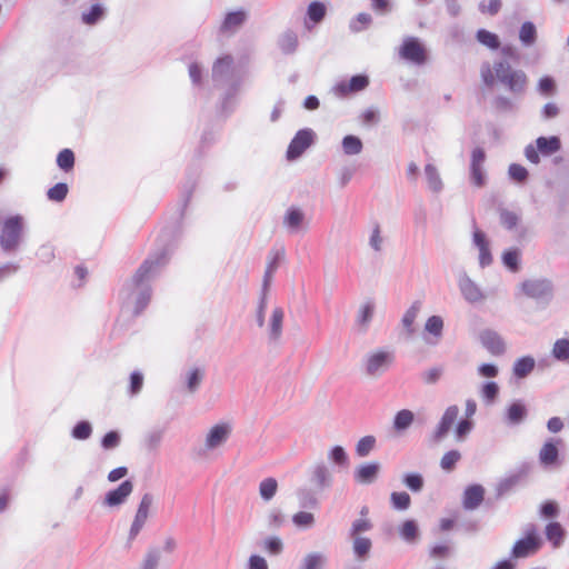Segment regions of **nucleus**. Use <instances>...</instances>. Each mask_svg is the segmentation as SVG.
Wrapping results in <instances>:
<instances>
[{"instance_id":"obj_1","label":"nucleus","mask_w":569,"mask_h":569,"mask_svg":"<svg viewBox=\"0 0 569 569\" xmlns=\"http://www.w3.org/2000/svg\"><path fill=\"white\" fill-rule=\"evenodd\" d=\"M199 170L190 169L187 173L186 182L181 191V200L177 210L178 229H181L187 208L192 198L197 186ZM180 230L169 232L167 229L161 230L157 247L142 261L131 279L127 280L120 290V297L123 300L134 298L133 315L139 316L149 305L152 296L151 281L160 276L162 270L169 263L172 253L178 247Z\"/></svg>"},{"instance_id":"obj_2","label":"nucleus","mask_w":569,"mask_h":569,"mask_svg":"<svg viewBox=\"0 0 569 569\" xmlns=\"http://www.w3.org/2000/svg\"><path fill=\"white\" fill-rule=\"evenodd\" d=\"M480 74L482 82L487 87H492L498 82L513 96H521L526 92L528 84L527 74L520 69H513L507 60L495 61L492 66L489 62H483Z\"/></svg>"},{"instance_id":"obj_3","label":"nucleus","mask_w":569,"mask_h":569,"mask_svg":"<svg viewBox=\"0 0 569 569\" xmlns=\"http://www.w3.org/2000/svg\"><path fill=\"white\" fill-rule=\"evenodd\" d=\"M244 80L243 69L234 62L231 54L219 57L212 66V82L216 89L241 88Z\"/></svg>"},{"instance_id":"obj_4","label":"nucleus","mask_w":569,"mask_h":569,"mask_svg":"<svg viewBox=\"0 0 569 569\" xmlns=\"http://www.w3.org/2000/svg\"><path fill=\"white\" fill-rule=\"evenodd\" d=\"M24 232L26 222L21 214L7 217L0 231L1 250L7 254L17 252L24 240Z\"/></svg>"},{"instance_id":"obj_5","label":"nucleus","mask_w":569,"mask_h":569,"mask_svg":"<svg viewBox=\"0 0 569 569\" xmlns=\"http://www.w3.org/2000/svg\"><path fill=\"white\" fill-rule=\"evenodd\" d=\"M561 150V139L558 136H540L535 143L525 147L523 154L532 164L540 163V157H550Z\"/></svg>"},{"instance_id":"obj_6","label":"nucleus","mask_w":569,"mask_h":569,"mask_svg":"<svg viewBox=\"0 0 569 569\" xmlns=\"http://www.w3.org/2000/svg\"><path fill=\"white\" fill-rule=\"evenodd\" d=\"M395 360L396 355L392 350L378 349L369 352L363 362L365 373L371 378H379L392 367Z\"/></svg>"},{"instance_id":"obj_7","label":"nucleus","mask_w":569,"mask_h":569,"mask_svg":"<svg viewBox=\"0 0 569 569\" xmlns=\"http://www.w3.org/2000/svg\"><path fill=\"white\" fill-rule=\"evenodd\" d=\"M399 56L405 61L422 66L428 60V51L422 41L413 36L406 37L399 47Z\"/></svg>"},{"instance_id":"obj_8","label":"nucleus","mask_w":569,"mask_h":569,"mask_svg":"<svg viewBox=\"0 0 569 569\" xmlns=\"http://www.w3.org/2000/svg\"><path fill=\"white\" fill-rule=\"evenodd\" d=\"M521 291L538 302H549L553 295L552 282L545 278L528 279L521 282Z\"/></svg>"},{"instance_id":"obj_9","label":"nucleus","mask_w":569,"mask_h":569,"mask_svg":"<svg viewBox=\"0 0 569 569\" xmlns=\"http://www.w3.org/2000/svg\"><path fill=\"white\" fill-rule=\"evenodd\" d=\"M541 547V540L535 525L526 530V537L517 540L511 548L510 556L515 559L527 558L535 555Z\"/></svg>"},{"instance_id":"obj_10","label":"nucleus","mask_w":569,"mask_h":569,"mask_svg":"<svg viewBox=\"0 0 569 569\" xmlns=\"http://www.w3.org/2000/svg\"><path fill=\"white\" fill-rule=\"evenodd\" d=\"M315 140L316 133L312 129L303 128L298 130L288 146L287 159L293 161L300 158L315 143Z\"/></svg>"},{"instance_id":"obj_11","label":"nucleus","mask_w":569,"mask_h":569,"mask_svg":"<svg viewBox=\"0 0 569 569\" xmlns=\"http://www.w3.org/2000/svg\"><path fill=\"white\" fill-rule=\"evenodd\" d=\"M333 481V471L325 461H318L309 469V482L315 492L329 490Z\"/></svg>"},{"instance_id":"obj_12","label":"nucleus","mask_w":569,"mask_h":569,"mask_svg":"<svg viewBox=\"0 0 569 569\" xmlns=\"http://www.w3.org/2000/svg\"><path fill=\"white\" fill-rule=\"evenodd\" d=\"M562 445L560 438H548L539 450L538 459L545 469H556L562 465L559 446Z\"/></svg>"},{"instance_id":"obj_13","label":"nucleus","mask_w":569,"mask_h":569,"mask_svg":"<svg viewBox=\"0 0 569 569\" xmlns=\"http://www.w3.org/2000/svg\"><path fill=\"white\" fill-rule=\"evenodd\" d=\"M152 502L153 496L150 492H146L138 505L133 521L131 523L128 535V545H130L137 538L146 525Z\"/></svg>"},{"instance_id":"obj_14","label":"nucleus","mask_w":569,"mask_h":569,"mask_svg":"<svg viewBox=\"0 0 569 569\" xmlns=\"http://www.w3.org/2000/svg\"><path fill=\"white\" fill-rule=\"evenodd\" d=\"M133 487L134 486L132 480H123L117 488L106 492L103 498V506L109 508H117L122 506L131 496Z\"/></svg>"},{"instance_id":"obj_15","label":"nucleus","mask_w":569,"mask_h":569,"mask_svg":"<svg viewBox=\"0 0 569 569\" xmlns=\"http://www.w3.org/2000/svg\"><path fill=\"white\" fill-rule=\"evenodd\" d=\"M528 413L529 411L523 400L516 399L506 407L502 421L507 427H518L527 420Z\"/></svg>"},{"instance_id":"obj_16","label":"nucleus","mask_w":569,"mask_h":569,"mask_svg":"<svg viewBox=\"0 0 569 569\" xmlns=\"http://www.w3.org/2000/svg\"><path fill=\"white\" fill-rule=\"evenodd\" d=\"M458 287L466 301L477 303L483 300L485 296L480 287L467 274L461 271L458 277Z\"/></svg>"},{"instance_id":"obj_17","label":"nucleus","mask_w":569,"mask_h":569,"mask_svg":"<svg viewBox=\"0 0 569 569\" xmlns=\"http://www.w3.org/2000/svg\"><path fill=\"white\" fill-rule=\"evenodd\" d=\"M479 340L482 347L492 356H502L507 350L503 338L492 329H483L479 333Z\"/></svg>"},{"instance_id":"obj_18","label":"nucleus","mask_w":569,"mask_h":569,"mask_svg":"<svg viewBox=\"0 0 569 569\" xmlns=\"http://www.w3.org/2000/svg\"><path fill=\"white\" fill-rule=\"evenodd\" d=\"M369 86V77L363 73L352 76L349 81L342 80L336 83L333 91L340 97L365 90Z\"/></svg>"},{"instance_id":"obj_19","label":"nucleus","mask_w":569,"mask_h":569,"mask_svg":"<svg viewBox=\"0 0 569 569\" xmlns=\"http://www.w3.org/2000/svg\"><path fill=\"white\" fill-rule=\"evenodd\" d=\"M458 415L459 408L456 405L449 406L445 410L432 435V441L435 443L440 442L445 437H447L448 432L450 431L455 421L457 420Z\"/></svg>"},{"instance_id":"obj_20","label":"nucleus","mask_w":569,"mask_h":569,"mask_svg":"<svg viewBox=\"0 0 569 569\" xmlns=\"http://www.w3.org/2000/svg\"><path fill=\"white\" fill-rule=\"evenodd\" d=\"M282 224L289 234L299 233L306 228L305 212L298 207H289L284 212Z\"/></svg>"},{"instance_id":"obj_21","label":"nucleus","mask_w":569,"mask_h":569,"mask_svg":"<svg viewBox=\"0 0 569 569\" xmlns=\"http://www.w3.org/2000/svg\"><path fill=\"white\" fill-rule=\"evenodd\" d=\"M241 88H222L218 104L217 113L223 118L230 117L237 109V96Z\"/></svg>"},{"instance_id":"obj_22","label":"nucleus","mask_w":569,"mask_h":569,"mask_svg":"<svg viewBox=\"0 0 569 569\" xmlns=\"http://www.w3.org/2000/svg\"><path fill=\"white\" fill-rule=\"evenodd\" d=\"M485 488L479 483L469 485L462 495V507L465 510H476L485 499Z\"/></svg>"},{"instance_id":"obj_23","label":"nucleus","mask_w":569,"mask_h":569,"mask_svg":"<svg viewBox=\"0 0 569 569\" xmlns=\"http://www.w3.org/2000/svg\"><path fill=\"white\" fill-rule=\"evenodd\" d=\"M380 463L372 461L360 465L353 473L355 481L360 485L373 483L379 475Z\"/></svg>"},{"instance_id":"obj_24","label":"nucleus","mask_w":569,"mask_h":569,"mask_svg":"<svg viewBox=\"0 0 569 569\" xmlns=\"http://www.w3.org/2000/svg\"><path fill=\"white\" fill-rule=\"evenodd\" d=\"M327 14V6L321 1H312L308 4L305 18V28L311 30L322 22Z\"/></svg>"},{"instance_id":"obj_25","label":"nucleus","mask_w":569,"mask_h":569,"mask_svg":"<svg viewBox=\"0 0 569 569\" xmlns=\"http://www.w3.org/2000/svg\"><path fill=\"white\" fill-rule=\"evenodd\" d=\"M231 432V427L228 423H218L213 426L206 438V447L214 449L224 443Z\"/></svg>"},{"instance_id":"obj_26","label":"nucleus","mask_w":569,"mask_h":569,"mask_svg":"<svg viewBox=\"0 0 569 569\" xmlns=\"http://www.w3.org/2000/svg\"><path fill=\"white\" fill-rule=\"evenodd\" d=\"M284 319V312L281 307H276L272 310L269 323H268V338L270 342H277L282 336V325Z\"/></svg>"},{"instance_id":"obj_27","label":"nucleus","mask_w":569,"mask_h":569,"mask_svg":"<svg viewBox=\"0 0 569 569\" xmlns=\"http://www.w3.org/2000/svg\"><path fill=\"white\" fill-rule=\"evenodd\" d=\"M536 368V360L532 356H522L512 365V376L517 380L526 379Z\"/></svg>"},{"instance_id":"obj_28","label":"nucleus","mask_w":569,"mask_h":569,"mask_svg":"<svg viewBox=\"0 0 569 569\" xmlns=\"http://www.w3.org/2000/svg\"><path fill=\"white\" fill-rule=\"evenodd\" d=\"M247 13L244 10L230 11L224 16L220 26V32L229 33L238 30L246 21Z\"/></svg>"},{"instance_id":"obj_29","label":"nucleus","mask_w":569,"mask_h":569,"mask_svg":"<svg viewBox=\"0 0 569 569\" xmlns=\"http://www.w3.org/2000/svg\"><path fill=\"white\" fill-rule=\"evenodd\" d=\"M277 43L283 54H293L299 46L298 34L296 31L288 29L279 36Z\"/></svg>"},{"instance_id":"obj_30","label":"nucleus","mask_w":569,"mask_h":569,"mask_svg":"<svg viewBox=\"0 0 569 569\" xmlns=\"http://www.w3.org/2000/svg\"><path fill=\"white\" fill-rule=\"evenodd\" d=\"M204 369L200 367L190 368L182 377L186 389L189 393H194L204 379Z\"/></svg>"},{"instance_id":"obj_31","label":"nucleus","mask_w":569,"mask_h":569,"mask_svg":"<svg viewBox=\"0 0 569 569\" xmlns=\"http://www.w3.org/2000/svg\"><path fill=\"white\" fill-rule=\"evenodd\" d=\"M501 262L510 272H518L521 268V250L517 247L506 249L501 254Z\"/></svg>"},{"instance_id":"obj_32","label":"nucleus","mask_w":569,"mask_h":569,"mask_svg":"<svg viewBox=\"0 0 569 569\" xmlns=\"http://www.w3.org/2000/svg\"><path fill=\"white\" fill-rule=\"evenodd\" d=\"M425 176L427 179L428 188L432 192L439 193L443 189L441 177L435 164L427 163L425 166Z\"/></svg>"},{"instance_id":"obj_33","label":"nucleus","mask_w":569,"mask_h":569,"mask_svg":"<svg viewBox=\"0 0 569 569\" xmlns=\"http://www.w3.org/2000/svg\"><path fill=\"white\" fill-rule=\"evenodd\" d=\"M352 538V551L358 560H366L369 557L372 548V542L366 537H351Z\"/></svg>"},{"instance_id":"obj_34","label":"nucleus","mask_w":569,"mask_h":569,"mask_svg":"<svg viewBox=\"0 0 569 569\" xmlns=\"http://www.w3.org/2000/svg\"><path fill=\"white\" fill-rule=\"evenodd\" d=\"M420 309L421 302L419 300L413 301L412 305L406 310L405 315L402 316L401 322L408 336H412L415 332L413 323Z\"/></svg>"},{"instance_id":"obj_35","label":"nucleus","mask_w":569,"mask_h":569,"mask_svg":"<svg viewBox=\"0 0 569 569\" xmlns=\"http://www.w3.org/2000/svg\"><path fill=\"white\" fill-rule=\"evenodd\" d=\"M415 413L409 409L399 410L393 418V429L397 432H403L412 425Z\"/></svg>"},{"instance_id":"obj_36","label":"nucleus","mask_w":569,"mask_h":569,"mask_svg":"<svg viewBox=\"0 0 569 569\" xmlns=\"http://www.w3.org/2000/svg\"><path fill=\"white\" fill-rule=\"evenodd\" d=\"M329 461L337 468L349 466V456L342 446L336 445L328 451Z\"/></svg>"},{"instance_id":"obj_37","label":"nucleus","mask_w":569,"mask_h":569,"mask_svg":"<svg viewBox=\"0 0 569 569\" xmlns=\"http://www.w3.org/2000/svg\"><path fill=\"white\" fill-rule=\"evenodd\" d=\"M373 313H375V302L372 300H368L366 301L360 310H359V313H358V317H357V325L363 330L366 331L373 318Z\"/></svg>"},{"instance_id":"obj_38","label":"nucleus","mask_w":569,"mask_h":569,"mask_svg":"<svg viewBox=\"0 0 569 569\" xmlns=\"http://www.w3.org/2000/svg\"><path fill=\"white\" fill-rule=\"evenodd\" d=\"M519 40L522 46L530 47L537 41V28L533 22L525 21L519 30Z\"/></svg>"},{"instance_id":"obj_39","label":"nucleus","mask_w":569,"mask_h":569,"mask_svg":"<svg viewBox=\"0 0 569 569\" xmlns=\"http://www.w3.org/2000/svg\"><path fill=\"white\" fill-rule=\"evenodd\" d=\"M106 16V8L100 3H94L89 11L82 12L81 20L87 26H94Z\"/></svg>"},{"instance_id":"obj_40","label":"nucleus","mask_w":569,"mask_h":569,"mask_svg":"<svg viewBox=\"0 0 569 569\" xmlns=\"http://www.w3.org/2000/svg\"><path fill=\"white\" fill-rule=\"evenodd\" d=\"M399 535L405 541L409 543L415 542L419 537V527L417 521L413 519H407L403 521L399 528Z\"/></svg>"},{"instance_id":"obj_41","label":"nucleus","mask_w":569,"mask_h":569,"mask_svg":"<svg viewBox=\"0 0 569 569\" xmlns=\"http://www.w3.org/2000/svg\"><path fill=\"white\" fill-rule=\"evenodd\" d=\"M476 39L479 43H481L482 46H485L491 50L499 49L500 44H501L498 34H496L487 29H479L476 32Z\"/></svg>"},{"instance_id":"obj_42","label":"nucleus","mask_w":569,"mask_h":569,"mask_svg":"<svg viewBox=\"0 0 569 569\" xmlns=\"http://www.w3.org/2000/svg\"><path fill=\"white\" fill-rule=\"evenodd\" d=\"M342 150L347 156L359 154L363 149L361 139L353 134H347L342 139Z\"/></svg>"},{"instance_id":"obj_43","label":"nucleus","mask_w":569,"mask_h":569,"mask_svg":"<svg viewBox=\"0 0 569 569\" xmlns=\"http://www.w3.org/2000/svg\"><path fill=\"white\" fill-rule=\"evenodd\" d=\"M498 213L500 224L505 229H507L508 231H512L513 229L517 228L520 221V216L517 212L508 210L506 208H499Z\"/></svg>"},{"instance_id":"obj_44","label":"nucleus","mask_w":569,"mask_h":569,"mask_svg":"<svg viewBox=\"0 0 569 569\" xmlns=\"http://www.w3.org/2000/svg\"><path fill=\"white\" fill-rule=\"evenodd\" d=\"M520 478V475H511L509 477L501 479L496 486L497 499H500L510 491H512L513 488L519 483Z\"/></svg>"},{"instance_id":"obj_45","label":"nucleus","mask_w":569,"mask_h":569,"mask_svg":"<svg viewBox=\"0 0 569 569\" xmlns=\"http://www.w3.org/2000/svg\"><path fill=\"white\" fill-rule=\"evenodd\" d=\"M499 392V385L493 380L486 381L481 385L480 396L487 405H492L497 400Z\"/></svg>"},{"instance_id":"obj_46","label":"nucleus","mask_w":569,"mask_h":569,"mask_svg":"<svg viewBox=\"0 0 569 569\" xmlns=\"http://www.w3.org/2000/svg\"><path fill=\"white\" fill-rule=\"evenodd\" d=\"M372 23L371 14L367 12H360L349 22V30L352 33H359L367 30Z\"/></svg>"},{"instance_id":"obj_47","label":"nucleus","mask_w":569,"mask_h":569,"mask_svg":"<svg viewBox=\"0 0 569 569\" xmlns=\"http://www.w3.org/2000/svg\"><path fill=\"white\" fill-rule=\"evenodd\" d=\"M545 533L547 539L551 541L555 547H558L563 540L565 530L559 522L552 521L546 526Z\"/></svg>"},{"instance_id":"obj_48","label":"nucleus","mask_w":569,"mask_h":569,"mask_svg":"<svg viewBox=\"0 0 569 569\" xmlns=\"http://www.w3.org/2000/svg\"><path fill=\"white\" fill-rule=\"evenodd\" d=\"M402 483L412 492H420L425 486V479L419 472H407L402 476Z\"/></svg>"},{"instance_id":"obj_49","label":"nucleus","mask_w":569,"mask_h":569,"mask_svg":"<svg viewBox=\"0 0 569 569\" xmlns=\"http://www.w3.org/2000/svg\"><path fill=\"white\" fill-rule=\"evenodd\" d=\"M74 152L69 149H62L57 156V166L64 172H70L74 168Z\"/></svg>"},{"instance_id":"obj_50","label":"nucleus","mask_w":569,"mask_h":569,"mask_svg":"<svg viewBox=\"0 0 569 569\" xmlns=\"http://www.w3.org/2000/svg\"><path fill=\"white\" fill-rule=\"evenodd\" d=\"M326 563V557L321 552H310L306 555L299 569H322Z\"/></svg>"},{"instance_id":"obj_51","label":"nucleus","mask_w":569,"mask_h":569,"mask_svg":"<svg viewBox=\"0 0 569 569\" xmlns=\"http://www.w3.org/2000/svg\"><path fill=\"white\" fill-rule=\"evenodd\" d=\"M390 503L395 510L405 511L411 505V498L406 491H393L390 495Z\"/></svg>"},{"instance_id":"obj_52","label":"nucleus","mask_w":569,"mask_h":569,"mask_svg":"<svg viewBox=\"0 0 569 569\" xmlns=\"http://www.w3.org/2000/svg\"><path fill=\"white\" fill-rule=\"evenodd\" d=\"M425 331L439 340L442 337L443 319L436 315L429 317L425 325Z\"/></svg>"},{"instance_id":"obj_53","label":"nucleus","mask_w":569,"mask_h":569,"mask_svg":"<svg viewBox=\"0 0 569 569\" xmlns=\"http://www.w3.org/2000/svg\"><path fill=\"white\" fill-rule=\"evenodd\" d=\"M277 489H278L277 480L272 477L266 478L259 485L260 497L263 500L269 501L274 497Z\"/></svg>"},{"instance_id":"obj_54","label":"nucleus","mask_w":569,"mask_h":569,"mask_svg":"<svg viewBox=\"0 0 569 569\" xmlns=\"http://www.w3.org/2000/svg\"><path fill=\"white\" fill-rule=\"evenodd\" d=\"M552 357L562 362L569 363V340L568 339H558L553 343L552 348Z\"/></svg>"},{"instance_id":"obj_55","label":"nucleus","mask_w":569,"mask_h":569,"mask_svg":"<svg viewBox=\"0 0 569 569\" xmlns=\"http://www.w3.org/2000/svg\"><path fill=\"white\" fill-rule=\"evenodd\" d=\"M91 435L92 426L88 420L78 421L71 430V437L76 440H87Z\"/></svg>"},{"instance_id":"obj_56","label":"nucleus","mask_w":569,"mask_h":569,"mask_svg":"<svg viewBox=\"0 0 569 569\" xmlns=\"http://www.w3.org/2000/svg\"><path fill=\"white\" fill-rule=\"evenodd\" d=\"M508 176L512 181L525 184L529 179V171L522 164L511 163L508 168Z\"/></svg>"},{"instance_id":"obj_57","label":"nucleus","mask_w":569,"mask_h":569,"mask_svg":"<svg viewBox=\"0 0 569 569\" xmlns=\"http://www.w3.org/2000/svg\"><path fill=\"white\" fill-rule=\"evenodd\" d=\"M299 506L303 509H315L318 507V499L310 489H299L297 492Z\"/></svg>"},{"instance_id":"obj_58","label":"nucleus","mask_w":569,"mask_h":569,"mask_svg":"<svg viewBox=\"0 0 569 569\" xmlns=\"http://www.w3.org/2000/svg\"><path fill=\"white\" fill-rule=\"evenodd\" d=\"M69 187L66 182H58L47 191L50 201L62 202L68 196Z\"/></svg>"},{"instance_id":"obj_59","label":"nucleus","mask_w":569,"mask_h":569,"mask_svg":"<svg viewBox=\"0 0 569 569\" xmlns=\"http://www.w3.org/2000/svg\"><path fill=\"white\" fill-rule=\"evenodd\" d=\"M144 377L143 373L139 370H134L130 373L129 377V389L128 393L130 397L138 396L143 387Z\"/></svg>"},{"instance_id":"obj_60","label":"nucleus","mask_w":569,"mask_h":569,"mask_svg":"<svg viewBox=\"0 0 569 569\" xmlns=\"http://www.w3.org/2000/svg\"><path fill=\"white\" fill-rule=\"evenodd\" d=\"M460 459H461L460 451H458L456 449L449 450L442 456V458L440 460V467L445 471H448V472L452 471L456 468V465L458 463V461Z\"/></svg>"},{"instance_id":"obj_61","label":"nucleus","mask_w":569,"mask_h":569,"mask_svg":"<svg viewBox=\"0 0 569 569\" xmlns=\"http://www.w3.org/2000/svg\"><path fill=\"white\" fill-rule=\"evenodd\" d=\"M475 423L471 419H460L455 428V436L457 441H463L468 435L472 431Z\"/></svg>"},{"instance_id":"obj_62","label":"nucleus","mask_w":569,"mask_h":569,"mask_svg":"<svg viewBox=\"0 0 569 569\" xmlns=\"http://www.w3.org/2000/svg\"><path fill=\"white\" fill-rule=\"evenodd\" d=\"M121 435L118 430H110L101 438L100 445L104 450H113L119 447Z\"/></svg>"},{"instance_id":"obj_63","label":"nucleus","mask_w":569,"mask_h":569,"mask_svg":"<svg viewBox=\"0 0 569 569\" xmlns=\"http://www.w3.org/2000/svg\"><path fill=\"white\" fill-rule=\"evenodd\" d=\"M292 522L300 529H309L315 525V516L311 512L299 511L292 516Z\"/></svg>"},{"instance_id":"obj_64","label":"nucleus","mask_w":569,"mask_h":569,"mask_svg":"<svg viewBox=\"0 0 569 569\" xmlns=\"http://www.w3.org/2000/svg\"><path fill=\"white\" fill-rule=\"evenodd\" d=\"M376 446V438L373 436L362 437L356 445V452L359 457H367Z\"/></svg>"}]
</instances>
